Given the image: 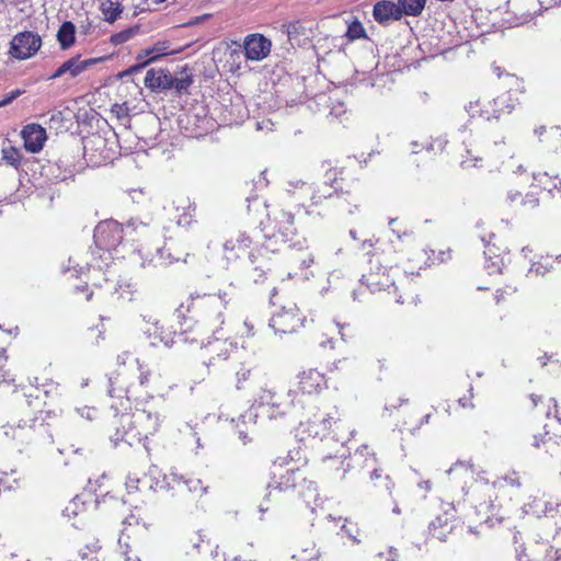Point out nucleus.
<instances>
[{
  "label": "nucleus",
  "instance_id": "obj_15",
  "mask_svg": "<svg viewBox=\"0 0 561 561\" xmlns=\"http://www.w3.org/2000/svg\"><path fill=\"white\" fill-rule=\"evenodd\" d=\"M102 58H89L81 59L80 55H76L65 60L51 75H49L46 80H56L64 79L70 80L76 79L82 72H84L89 67L99 62Z\"/></svg>",
  "mask_w": 561,
  "mask_h": 561
},
{
  "label": "nucleus",
  "instance_id": "obj_22",
  "mask_svg": "<svg viewBox=\"0 0 561 561\" xmlns=\"http://www.w3.org/2000/svg\"><path fill=\"white\" fill-rule=\"evenodd\" d=\"M21 136L24 140V148L32 153L39 152L47 139L46 130L37 124L26 125L22 129Z\"/></svg>",
  "mask_w": 561,
  "mask_h": 561
},
{
  "label": "nucleus",
  "instance_id": "obj_42",
  "mask_svg": "<svg viewBox=\"0 0 561 561\" xmlns=\"http://www.w3.org/2000/svg\"><path fill=\"white\" fill-rule=\"evenodd\" d=\"M255 416H256V414H253L252 412H250L248 414H242L238 417V421L236 423V431L238 433L240 440L244 445L248 442H250V438L248 436L247 423H248V421L252 422Z\"/></svg>",
  "mask_w": 561,
  "mask_h": 561
},
{
  "label": "nucleus",
  "instance_id": "obj_64",
  "mask_svg": "<svg viewBox=\"0 0 561 561\" xmlns=\"http://www.w3.org/2000/svg\"><path fill=\"white\" fill-rule=\"evenodd\" d=\"M497 250L499 249L495 247V244H491V242L489 241L485 244V250H484L485 260L492 261V259L495 257V255H500L497 253Z\"/></svg>",
  "mask_w": 561,
  "mask_h": 561
},
{
  "label": "nucleus",
  "instance_id": "obj_20",
  "mask_svg": "<svg viewBox=\"0 0 561 561\" xmlns=\"http://www.w3.org/2000/svg\"><path fill=\"white\" fill-rule=\"evenodd\" d=\"M145 333L152 346L162 344L165 347H171L172 345L178 344V341H175L176 332L171 328L165 327L160 321L152 322Z\"/></svg>",
  "mask_w": 561,
  "mask_h": 561
},
{
  "label": "nucleus",
  "instance_id": "obj_55",
  "mask_svg": "<svg viewBox=\"0 0 561 561\" xmlns=\"http://www.w3.org/2000/svg\"><path fill=\"white\" fill-rule=\"evenodd\" d=\"M24 93V90L15 89L9 92L4 95L2 100H0V107L9 105L12 103L15 99H18L20 95Z\"/></svg>",
  "mask_w": 561,
  "mask_h": 561
},
{
  "label": "nucleus",
  "instance_id": "obj_12",
  "mask_svg": "<svg viewBox=\"0 0 561 561\" xmlns=\"http://www.w3.org/2000/svg\"><path fill=\"white\" fill-rule=\"evenodd\" d=\"M504 107H506L510 113L513 111L514 105L508 103L507 96L502 95L488 102H481L480 99L470 101L465 106V110L471 117L479 116L485 121H491L493 118L499 119Z\"/></svg>",
  "mask_w": 561,
  "mask_h": 561
},
{
  "label": "nucleus",
  "instance_id": "obj_41",
  "mask_svg": "<svg viewBox=\"0 0 561 561\" xmlns=\"http://www.w3.org/2000/svg\"><path fill=\"white\" fill-rule=\"evenodd\" d=\"M2 160L8 164L15 169H18L22 161L21 151L13 146H3L2 150Z\"/></svg>",
  "mask_w": 561,
  "mask_h": 561
},
{
  "label": "nucleus",
  "instance_id": "obj_7",
  "mask_svg": "<svg viewBox=\"0 0 561 561\" xmlns=\"http://www.w3.org/2000/svg\"><path fill=\"white\" fill-rule=\"evenodd\" d=\"M284 465H288L286 458H279L273 463V480L267 484V492L263 502L259 505V511L262 514L268 511V506L265 505V502L280 501L283 493L297 485L296 474L299 473V470L295 467H290L286 469L285 473L278 472V469L283 468Z\"/></svg>",
  "mask_w": 561,
  "mask_h": 561
},
{
  "label": "nucleus",
  "instance_id": "obj_28",
  "mask_svg": "<svg viewBox=\"0 0 561 561\" xmlns=\"http://www.w3.org/2000/svg\"><path fill=\"white\" fill-rule=\"evenodd\" d=\"M286 192L298 205L305 206L306 202L309 201L310 183L301 180L288 181Z\"/></svg>",
  "mask_w": 561,
  "mask_h": 561
},
{
  "label": "nucleus",
  "instance_id": "obj_34",
  "mask_svg": "<svg viewBox=\"0 0 561 561\" xmlns=\"http://www.w3.org/2000/svg\"><path fill=\"white\" fill-rule=\"evenodd\" d=\"M5 8L10 14L20 13L15 19H24L33 13L32 0H4Z\"/></svg>",
  "mask_w": 561,
  "mask_h": 561
},
{
  "label": "nucleus",
  "instance_id": "obj_45",
  "mask_svg": "<svg viewBox=\"0 0 561 561\" xmlns=\"http://www.w3.org/2000/svg\"><path fill=\"white\" fill-rule=\"evenodd\" d=\"M137 33H138L137 26L128 27L126 30H123L118 33L113 34L110 38V42L115 46L122 45V44L128 42L130 38H133Z\"/></svg>",
  "mask_w": 561,
  "mask_h": 561
},
{
  "label": "nucleus",
  "instance_id": "obj_3",
  "mask_svg": "<svg viewBox=\"0 0 561 561\" xmlns=\"http://www.w3.org/2000/svg\"><path fill=\"white\" fill-rule=\"evenodd\" d=\"M4 435L21 446L51 444L53 435L48 424L39 417L19 420L3 426Z\"/></svg>",
  "mask_w": 561,
  "mask_h": 561
},
{
  "label": "nucleus",
  "instance_id": "obj_38",
  "mask_svg": "<svg viewBox=\"0 0 561 561\" xmlns=\"http://www.w3.org/2000/svg\"><path fill=\"white\" fill-rule=\"evenodd\" d=\"M402 16H419L424 10L426 0H398Z\"/></svg>",
  "mask_w": 561,
  "mask_h": 561
},
{
  "label": "nucleus",
  "instance_id": "obj_44",
  "mask_svg": "<svg viewBox=\"0 0 561 561\" xmlns=\"http://www.w3.org/2000/svg\"><path fill=\"white\" fill-rule=\"evenodd\" d=\"M192 83V76L186 72H184L180 78L172 76V89L180 94L187 92Z\"/></svg>",
  "mask_w": 561,
  "mask_h": 561
},
{
  "label": "nucleus",
  "instance_id": "obj_2",
  "mask_svg": "<svg viewBox=\"0 0 561 561\" xmlns=\"http://www.w3.org/2000/svg\"><path fill=\"white\" fill-rule=\"evenodd\" d=\"M146 229L147 225L137 219L129 220L124 227L116 220L110 219L98 224L93 239L98 249L111 252L116 250L124 239L134 241V234Z\"/></svg>",
  "mask_w": 561,
  "mask_h": 561
},
{
  "label": "nucleus",
  "instance_id": "obj_40",
  "mask_svg": "<svg viewBox=\"0 0 561 561\" xmlns=\"http://www.w3.org/2000/svg\"><path fill=\"white\" fill-rule=\"evenodd\" d=\"M541 444L547 448V451L551 454V456L561 455V440L558 442L552 437L543 438L539 436H534L533 446L539 448Z\"/></svg>",
  "mask_w": 561,
  "mask_h": 561
},
{
  "label": "nucleus",
  "instance_id": "obj_60",
  "mask_svg": "<svg viewBox=\"0 0 561 561\" xmlns=\"http://www.w3.org/2000/svg\"><path fill=\"white\" fill-rule=\"evenodd\" d=\"M546 561H561V549L550 547L545 554Z\"/></svg>",
  "mask_w": 561,
  "mask_h": 561
},
{
  "label": "nucleus",
  "instance_id": "obj_47",
  "mask_svg": "<svg viewBox=\"0 0 561 561\" xmlns=\"http://www.w3.org/2000/svg\"><path fill=\"white\" fill-rule=\"evenodd\" d=\"M346 36L350 41L366 37V32L363 24L357 20L353 21L351 24H348Z\"/></svg>",
  "mask_w": 561,
  "mask_h": 561
},
{
  "label": "nucleus",
  "instance_id": "obj_26",
  "mask_svg": "<svg viewBox=\"0 0 561 561\" xmlns=\"http://www.w3.org/2000/svg\"><path fill=\"white\" fill-rule=\"evenodd\" d=\"M374 19L380 24L399 21L402 18L398 2L388 0L378 1L373 10Z\"/></svg>",
  "mask_w": 561,
  "mask_h": 561
},
{
  "label": "nucleus",
  "instance_id": "obj_54",
  "mask_svg": "<svg viewBox=\"0 0 561 561\" xmlns=\"http://www.w3.org/2000/svg\"><path fill=\"white\" fill-rule=\"evenodd\" d=\"M151 61L148 59V60H144L142 62H139L129 67L128 69L124 70L119 76L121 78H124V77H127V76H130L133 73H137V72H140L147 65H149Z\"/></svg>",
  "mask_w": 561,
  "mask_h": 561
},
{
  "label": "nucleus",
  "instance_id": "obj_1",
  "mask_svg": "<svg viewBox=\"0 0 561 561\" xmlns=\"http://www.w3.org/2000/svg\"><path fill=\"white\" fill-rule=\"evenodd\" d=\"M164 419L165 415L157 408L152 399L138 403L133 413L122 414L119 424L123 431L121 433L117 430L116 440L128 442V435L133 431H135V434L130 435L131 437H137L139 440L148 439L149 436L154 435L160 430Z\"/></svg>",
  "mask_w": 561,
  "mask_h": 561
},
{
  "label": "nucleus",
  "instance_id": "obj_57",
  "mask_svg": "<svg viewBox=\"0 0 561 561\" xmlns=\"http://www.w3.org/2000/svg\"><path fill=\"white\" fill-rule=\"evenodd\" d=\"M294 558H297V561H318V551L313 552L305 548L299 556H294Z\"/></svg>",
  "mask_w": 561,
  "mask_h": 561
},
{
  "label": "nucleus",
  "instance_id": "obj_9",
  "mask_svg": "<svg viewBox=\"0 0 561 561\" xmlns=\"http://www.w3.org/2000/svg\"><path fill=\"white\" fill-rule=\"evenodd\" d=\"M496 483L490 484L482 480H476L470 486L462 488L465 502H468L480 519L486 520L494 511Z\"/></svg>",
  "mask_w": 561,
  "mask_h": 561
},
{
  "label": "nucleus",
  "instance_id": "obj_43",
  "mask_svg": "<svg viewBox=\"0 0 561 561\" xmlns=\"http://www.w3.org/2000/svg\"><path fill=\"white\" fill-rule=\"evenodd\" d=\"M463 146L466 147V151L469 156L472 157V159H462L460 164L463 169H469L471 167H477L478 162H480L482 159L479 156V150L477 147L473 146L472 142L467 144L466 139L462 140Z\"/></svg>",
  "mask_w": 561,
  "mask_h": 561
},
{
  "label": "nucleus",
  "instance_id": "obj_32",
  "mask_svg": "<svg viewBox=\"0 0 561 561\" xmlns=\"http://www.w3.org/2000/svg\"><path fill=\"white\" fill-rule=\"evenodd\" d=\"M354 433L355 431L351 430L346 422L341 420L336 414L335 420L333 421V426L331 428V438L344 446L345 443L348 442L351 437H353Z\"/></svg>",
  "mask_w": 561,
  "mask_h": 561
},
{
  "label": "nucleus",
  "instance_id": "obj_19",
  "mask_svg": "<svg viewBox=\"0 0 561 561\" xmlns=\"http://www.w3.org/2000/svg\"><path fill=\"white\" fill-rule=\"evenodd\" d=\"M337 411L329 413L327 415H314L312 420H309L304 426V432H307L309 436L320 438L321 440L328 438L331 435V428Z\"/></svg>",
  "mask_w": 561,
  "mask_h": 561
},
{
  "label": "nucleus",
  "instance_id": "obj_10",
  "mask_svg": "<svg viewBox=\"0 0 561 561\" xmlns=\"http://www.w3.org/2000/svg\"><path fill=\"white\" fill-rule=\"evenodd\" d=\"M270 216L271 234H266V242L263 244L265 250L275 252L278 249L273 248V240L275 243L286 244L296 234L295 216L284 209H275Z\"/></svg>",
  "mask_w": 561,
  "mask_h": 561
},
{
  "label": "nucleus",
  "instance_id": "obj_52",
  "mask_svg": "<svg viewBox=\"0 0 561 561\" xmlns=\"http://www.w3.org/2000/svg\"><path fill=\"white\" fill-rule=\"evenodd\" d=\"M152 47H153L154 55L149 58V60L151 62L157 60L161 56H165V55L170 54V51H169L170 44L168 42H158Z\"/></svg>",
  "mask_w": 561,
  "mask_h": 561
},
{
  "label": "nucleus",
  "instance_id": "obj_53",
  "mask_svg": "<svg viewBox=\"0 0 561 561\" xmlns=\"http://www.w3.org/2000/svg\"><path fill=\"white\" fill-rule=\"evenodd\" d=\"M319 192L320 188L318 183L310 184L309 201L311 202V205L318 206L324 201Z\"/></svg>",
  "mask_w": 561,
  "mask_h": 561
},
{
  "label": "nucleus",
  "instance_id": "obj_49",
  "mask_svg": "<svg viewBox=\"0 0 561 561\" xmlns=\"http://www.w3.org/2000/svg\"><path fill=\"white\" fill-rule=\"evenodd\" d=\"M84 503L80 500L79 496H76L64 510V515L69 519L71 517H76L83 510Z\"/></svg>",
  "mask_w": 561,
  "mask_h": 561
},
{
  "label": "nucleus",
  "instance_id": "obj_61",
  "mask_svg": "<svg viewBox=\"0 0 561 561\" xmlns=\"http://www.w3.org/2000/svg\"><path fill=\"white\" fill-rule=\"evenodd\" d=\"M175 341H178V344L179 343H183V344L191 343L192 344V343L197 342V339L191 336V333H188V332H180V333H176Z\"/></svg>",
  "mask_w": 561,
  "mask_h": 561
},
{
  "label": "nucleus",
  "instance_id": "obj_56",
  "mask_svg": "<svg viewBox=\"0 0 561 561\" xmlns=\"http://www.w3.org/2000/svg\"><path fill=\"white\" fill-rule=\"evenodd\" d=\"M339 175H340V172L336 169H329L325 172L323 182H328L329 184H334L337 186V188H341V185L339 183Z\"/></svg>",
  "mask_w": 561,
  "mask_h": 561
},
{
  "label": "nucleus",
  "instance_id": "obj_25",
  "mask_svg": "<svg viewBox=\"0 0 561 561\" xmlns=\"http://www.w3.org/2000/svg\"><path fill=\"white\" fill-rule=\"evenodd\" d=\"M327 387V380L322 373L317 369L304 370L299 375V389L304 393L312 394Z\"/></svg>",
  "mask_w": 561,
  "mask_h": 561
},
{
  "label": "nucleus",
  "instance_id": "obj_33",
  "mask_svg": "<svg viewBox=\"0 0 561 561\" xmlns=\"http://www.w3.org/2000/svg\"><path fill=\"white\" fill-rule=\"evenodd\" d=\"M57 41L62 50L69 49L75 44L76 26L72 22L66 21L60 25L57 32Z\"/></svg>",
  "mask_w": 561,
  "mask_h": 561
},
{
  "label": "nucleus",
  "instance_id": "obj_27",
  "mask_svg": "<svg viewBox=\"0 0 561 561\" xmlns=\"http://www.w3.org/2000/svg\"><path fill=\"white\" fill-rule=\"evenodd\" d=\"M145 85L152 91L171 90L172 73L164 69H149L145 77Z\"/></svg>",
  "mask_w": 561,
  "mask_h": 561
},
{
  "label": "nucleus",
  "instance_id": "obj_13",
  "mask_svg": "<svg viewBox=\"0 0 561 561\" xmlns=\"http://www.w3.org/2000/svg\"><path fill=\"white\" fill-rule=\"evenodd\" d=\"M42 47V38L37 33L23 31L15 34L11 42L9 54L18 60L32 58Z\"/></svg>",
  "mask_w": 561,
  "mask_h": 561
},
{
  "label": "nucleus",
  "instance_id": "obj_35",
  "mask_svg": "<svg viewBox=\"0 0 561 561\" xmlns=\"http://www.w3.org/2000/svg\"><path fill=\"white\" fill-rule=\"evenodd\" d=\"M178 261H180V259H175L169 251H167L164 248H161V249H157V253L152 259H150L148 261L144 260L140 263V266L142 268H146L151 265L153 267L168 266Z\"/></svg>",
  "mask_w": 561,
  "mask_h": 561
},
{
  "label": "nucleus",
  "instance_id": "obj_11",
  "mask_svg": "<svg viewBox=\"0 0 561 561\" xmlns=\"http://www.w3.org/2000/svg\"><path fill=\"white\" fill-rule=\"evenodd\" d=\"M222 330V328L214 329L213 340H209L207 344L204 345L213 355L203 364L205 366V374L202 375V379L205 378V375L210 374L211 367H216L219 362L227 360L231 353L237 350V342L230 337H225L221 333Z\"/></svg>",
  "mask_w": 561,
  "mask_h": 561
},
{
  "label": "nucleus",
  "instance_id": "obj_30",
  "mask_svg": "<svg viewBox=\"0 0 561 561\" xmlns=\"http://www.w3.org/2000/svg\"><path fill=\"white\" fill-rule=\"evenodd\" d=\"M38 378H34V389L30 393H24L27 398L39 399V393H43L45 398H53L59 394V383L51 379H45L44 382L39 383Z\"/></svg>",
  "mask_w": 561,
  "mask_h": 561
},
{
  "label": "nucleus",
  "instance_id": "obj_18",
  "mask_svg": "<svg viewBox=\"0 0 561 561\" xmlns=\"http://www.w3.org/2000/svg\"><path fill=\"white\" fill-rule=\"evenodd\" d=\"M245 282L254 284L262 283L267 272L271 271V263L264 257L263 254H250L249 257L242 263Z\"/></svg>",
  "mask_w": 561,
  "mask_h": 561
},
{
  "label": "nucleus",
  "instance_id": "obj_62",
  "mask_svg": "<svg viewBox=\"0 0 561 561\" xmlns=\"http://www.w3.org/2000/svg\"><path fill=\"white\" fill-rule=\"evenodd\" d=\"M522 204L529 208H535L536 206L539 205V198L534 194H527L522 198Z\"/></svg>",
  "mask_w": 561,
  "mask_h": 561
},
{
  "label": "nucleus",
  "instance_id": "obj_63",
  "mask_svg": "<svg viewBox=\"0 0 561 561\" xmlns=\"http://www.w3.org/2000/svg\"><path fill=\"white\" fill-rule=\"evenodd\" d=\"M77 412L89 421L93 420L96 415V410L94 408L83 407L81 409H77Z\"/></svg>",
  "mask_w": 561,
  "mask_h": 561
},
{
  "label": "nucleus",
  "instance_id": "obj_46",
  "mask_svg": "<svg viewBox=\"0 0 561 561\" xmlns=\"http://www.w3.org/2000/svg\"><path fill=\"white\" fill-rule=\"evenodd\" d=\"M195 209V204L187 201V205L183 206V213L178 218V225L182 227H188L193 221Z\"/></svg>",
  "mask_w": 561,
  "mask_h": 561
},
{
  "label": "nucleus",
  "instance_id": "obj_8",
  "mask_svg": "<svg viewBox=\"0 0 561 561\" xmlns=\"http://www.w3.org/2000/svg\"><path fill=\"white\" fill-rule=\"evenodd\" d=\"M291 391L278 392L274 387L261 388L255 399L257 409L262 415L270 420H277L290 413L293 409Z\"/></svg>",
  "mask_w": 561,
  "mask_h": 561
},
{
  "label": "nucleus",
  "instance_id": "obj_6",
  "mask_svg": "<svg viewBox=\"0 0 561 561\" xmlns=\"http://www.w3.org/2000/svg\"><path fill=\"white\" fill-rule=\"evenodd\" d=\"M524 512L537 518H542L546 535H561V502L551 496H535L524 505Z\"/></svg>",
  "mask_w": 561,
  "mask_h": 561
},
{
  "label": "nucleus",
  "instance_id": "obj_39",
  "mask_svg": "<svg viewBox=\"0 0 561 561\" xmlns=\"http://www.w3.org/2000/svg\"><path fill=\"white\" fill-rule=\"evenodd\" d=\"M100 10L104 15V20L108 23H113L121 15L123 8L118 0H105L101 3Z\"/></svg>",
  "mask_w": 561,
  "mask_h": 561
},
{
  "label": "nucleus",
  "instance_id": "obj_14",
  "mask_svg": "<svg viewBox=\"0 0 561 561\" xmlns=\"http://www.w3.org/2000/svg\"><path fill=\"white\" fill-rule=\"evenodd\" d=\"M301 325L302 318L299 309L294 304L288 307H282L270 320V327L279 335L294 333Z\"/></svg>",
  "mask_w": 561,
  "mask_h": 561
},
{
  "label": "nucleus",
  "instance_id": "obj_50",
  "mask_svg": "<svg viewBox=\"0 0 561 561\" xmlns=\"http://www.w3.org/2000/svg\"><path fill=\"white\" fill-rule=\"evenodd\" d=\"M251 375V368L245 367L243 364L241 367L236 371V388L238 390L243 388V385L245 381L249 380Z\"/></svg>",
  "mask_w": 561,
  "mask_h": 561
},
{
  "label": "nucleus",
  "instance_id": "obj_36",
  "mask_svg": "<svg viewBox=\"0 0 561 561\" xmlns=\"http://www.w3.org/2000/svg\"><path fill=\"white\" fill-rule=\"evenodd\" d=\"M107 393L112 398H121L124 394L129 398L130 389L124 386L123 377L119 373L113 374L108 377Z\"/></svg>",
  "mask_w": 561,
  "mask_h": 561
},
{
  "label": "nucleus",
  "instance_id": "obj_16",
  "mask_svg": "<svg viewBox=\"0 0 561 561\" xmlns=\"http://www.w3.org/2000/svg\"><path fill=\"white\" fill-rule=\"evenodd\" d=\"M442 515L428 525L430 534L442 542L447 541L448 535H451L456 528V508L453 503L447 504Z\"/></svg>",
  "mask_w": 561,
  "mask_h": 561
},
{
  "label": "nucleus",
  "instance_id": "obj_29",
  "mask_svg": "<svg viewBox=\"0 0 561 561\" xmlns=\"http://www.w3.org/2000/svg\"><path fill=\"white\" fill-rule=\"evenodd\" d=\"M299 493L304 499L307 507H309L312 513H314L317 507L322 503L317 484L313 481H307L304 479V483Z\"/></svg>",
  "mask_w": 561,
  "mask_h": 561
},
{
  "label": "nucleus",
  "instance_id": "obj_21",
  "mask_svg": "<svg viewBox=\"0 0 561 561\" xmlns=\"http://www.w3.org/2000/svg\"><path fill=\"white\" fill-rule=\"evenodd\" d=\"M360 283L362 286H365L371 294L386 290L393 285L386 268L381 267L379 263L376 265V271L371 268L369 273L363 274Z\"/></svg>",
  "mask_w": 561,
  "mask_h": 561
},
{
  "label": "nucleus",
  "instance_id": "obj_58",
  "mask_svg": "<svg viewBox=\"0 0 561 561\" xmlns=\"http://www.w3.org/2000/svg\"><path fill=\"white\" fill-rule=\"evenodd\" d=\"M447 144L448 140L445 137H437L428 145L427 150L443 151Z\"/></svg>",
  "mask_w": 561,
  "mask_h": 561
},
{
  "label": "nucleus",
  "instance_id": "obj_31",
  "mask_svg": "<svg viewBox=\"0 0 561 561\" xmlns=\"http://www.w3.org/2000/svg\"><path fill=\"white\" fill-rule=\"evenodd\" d=\"M352 461L354 466L360 469H371V467L378 465L375 453L370 451L367 445H362L355 450Z\"/></svg>",
  "mask_w": 561,
  "mask_h": 561
},
{
  "label": "nucleus",
  "instance_id": "obj_37",
  "mask_svg": "<svg viewBox=\"0 0 561 561\" xmlns=\"http://www.w3.org/2000/svg\"><path fill=\"white\" fill-rule=\"evenodd\" d=\"M554 263H561V254L552 257V256H541L539 261L534 262L531 267L529 268V274L535 273L536 275L543 276L546 273L553 270Z\"/></svg>",
  "mask_w": 561,
  "mask_h": 561
},
{
  "label": "nucleus",
  "instance_id": "obj_17",
  "mask_svg": "<svg viewBox=\"0 0 561 561\" xmlns=\"http://www.w3.org/2000/svg\"><path fill=\"white\" fill-rule=\"evenodd\" d=\"M272 43L262 34L247 35L243 42L245 58L253 61L263 60L271 53Z\"/></svg>",
  "mask_w": 561,
  "mask_h": 561
},
{
  "label": "nucleus",
  "instance_id": "obj_48",
  "mask_svg": "<svg viewBox=\"0 0 561 561\" xmlns=\"http://www.w3.org/2000/svg\"><path fill=\"white\" fill-rule=\"evenodd\" d=\"M506 254L495 255L492 261L485 260V268L489 274L501 273L505 265Z\"/></svg>",
  "mask_w": 561,
  "mask_h": 561
},
{
  "label": "nucleus",
  "instance_id": "obj_59",
  "mask_svg": "<svg viewBox=\"0 0 561 561\" xmlns=\"http://www.w3.org/2000/svg\"><path fill=\"white\" fill-rule=\"evenodd\" d=\"M482 14V11L481 10H476V11H472L470 10V21L467 19L468 15L465 14V18H463V28L466 31H469L471 28V25L477 22V19H478V15H481Z\"/></svg>",
  "mask_w": 561,
  "mask_h": 561
},
{
  "label": "nucleus",
  "instance_id": "obj_23",
  "mask_svg": "<svg viewBox=\"0 0 561 561\" xmlns=\"http://www.w3.org/2000/svg\"><path fill=\"white\" fill-rule=\"evenodd\" d=\"M175 486L178 489H186L191 493L199 492L201 495L207 492V486H204L199 479H185L183 476L178 473H171L170 476L164 477L160 489H170Z\"/></svg>",
  "mask_w": 561,
  "mask_h": 561
},
{
  "label": "nucleus",
  "instance_id": "obj_51",
  "mask_svg": "<svg viewBox=\"0 0 561 561\" xmlns=\"http://www.w3.org/2000/svg\"><path fill=\"white\" fill-rule=\"evenodd\" d=\"M318 185L320 188L319 193H321V196L323 197L324 201L332 198L339 190L336 185L329 184L328 182H321L318 183Z\"/></svg>",
  "mask_w": 561,
  "mask_h": 561
},
{
  "label": "nucleus",
  "instance_id": "obj_24",
  "mask_svg": "<svg viewBox=\"0 0 561 561\" xmlns=\"http://www.w3.org/2000/svg\"><path fill=\"white\" fill-rule=\"evenodd\" d=\"M251 238L244 232H238L224 243L225 257L232 261L245 254L251 245Z\"/></svg>",
  "mask_w": 561,
  "mask_h": 561
},
{
  "label": "nucleus",
  "instance_id": "obj_5",
  "mask_svg": "<svg viewBox=\"0 0 561 561\" xmlns=\"http://www.w3.org/2000/svg\"><path fill=\"white\" fill-rule=\"evenodd\" d=\"M228 293L219 290L217 294L192 293L187 311L197 310L203 320L216 328H222L225 323L224 312L227 308Z\"/></svg>",
  "mask_w": 561,
  "mask_h": 561
},
{
  "label": "nucleus",
  "instance_id": "obj_4",
  "mask_svg": "<svg viewBox=\"0 0 561 561\" xmlns=\"http://www.w3.org/2000/svg\"><path fill=\"white\" fill-rule=\"evenodd\" d=\"M121 154L118 137L114 131L92 134L83 138V156L92 167L113 162Z\"/></svg>",
  "mask_w": 561,
  "mask_h": 561
}]
</instances>
